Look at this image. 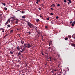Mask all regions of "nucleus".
Instances as JSON below:
<instances>
[{
  "label": "nucleus",
  "instance_id": "1",
  "mask_svg": "<svg viewBox=\"0 0 75 75\" xmlns=\"http://www.w3.org/2000/svg\"><path fill=\"white\" fill-rule=\"evenodd\" d=\"M17 49L19 51H20V52H23V51H24V49H23V46H18L17 47Z\"/></svg>",
  "mask_w": 75,
  "mask_h": 75
},
{
  "label": "nucleus",
  "instance_id": "2",
  "mask_svg": "<svg viewBox=\"0 0 75 75\" xmlns=\"http://www.w3.org/2000/svg\"><path fill=\"white\" fill-rule=\"evenodd\" d=\"M24 45L26 47H28V48H30V47H32V46H31V45L29 43L24 44Z\"/></svg>",
  "mask_w": 75,
  "mask_h": 75
},
{
  "label": "nucleus",
  "instance_id": "3",
  "mask_svg": "<svg viewBox=\"0 0 75 75\" xmlns=\"http://www.w3.org/2000/svg\"><path fill=\"white\" fill-rule=\"evenodd\" d=\"M28 25H29V26L30 28H32V29H33V28H35V27H34V26L32 24H31L30 23H28Z\"/></svg>",
  "mask_w": 75,
  "mask_h": 75
},
{
  "label": "nucleus",
  "instance_id": "4",
  "mask_svg": "<svg viewBox=\"0 0 75 75\" xmlns=\"http://www.w3.org/2000/svg\"><path fill=\"white\" fill-rule=\"evenodd\" d=\"M71 45L72 46V47H75V44L74 43H71Z\"/></svg>",
  "mask_w": 75,
  "mask_h": 75
},
{
  "label": "nucleus",
  "instance_id": "5",
  "mask_svg": "<svg viewBox=\"0 0 75 75\" xmlns=\"http://www.w3.org/2000/svg\"><path fill=\"white\" fill-rule=\"evenodd\" d=\"M36 1H37L36 2V3L37 4H38V2H40V0H36Z\"/></svg>",
  "mask_w": 75,
  "mask_h": 75
},
{
  "label": "nucleus",
  "instance_id": "6",
  "mask_svg": "<svg viewBox=\"0 0 75 75\" xmlns=\"http://www.w3.org/2000/svg\"><path fill=\"white\" fill-rule=\"evenodd\" d=\"M1 30H2V33H4V29L1 28Z\"/></svg>",
  "mask_w": 75,
  "mask_h": 75
},
{
  "label": "nucleus",
  "instance_id": "7",
  "mask_svg": "<svg viewBox=\"0 0 75 75\" xmlns=\"http://www.w3.org/2000/svg\"><path fill=\"white\" fill-rule=\"evenodd\" d=\"M73 38L75 39V34H74L73 35Z\"/></svg>",
  "mask_w": 75,
  "mask_h": 75
},
{
  "label": "nucleus",
  "instance_id": "8",
  "mask_svg": "<svg viewBox=\"0 0 75 75\" xmlns=\"http://www.w3.org/2000/svg\"><path fill=\"white\" fill-rule=\"evenodd\" d=\"M21 43L22 44H24V41H21Z\"/></svg>",
  "mask_w": 75,
  "mask_h": 75
},
{
  "label": "nucleus",
  "instance_id": "9",
  "mask_svg": "<svg viewBox=\"0 0 75 75\" xmlns=\"http://www.w3.org/2000/svg\"><path fill=\"white\" fill-rule=\"evenodd\" d=\"M40 20H39V19H36V21H37V22H39V21Z\"/></svg>",
  "mask_w": 75,
  "mask_h": 75
},
{
  "label": "nucleus",
  "instance_id": "10",
  "mask_svg": "<svg viewBox=\"0 0 75 75\" xmlns=\"http://www.w3.org/2000/svg\"><path fill=\"white\" fill-rule=\"evenodd\" d=\"M52 7H55V6L54 4H53L51 6V7H52Z\"/></svg>",
  "mask_w": 75,
  "mask_h": 75
},
{
  "label": "nucleus",
  "instance_id": "11",
  "mask_svg": "<svg viewBox=\"0 0 75 75\" xmlns=\"http://www.w3.org/2000/svg\"><path fill=\"white\" fill-rule=\"evenodd\" d=\"M13 30H11V31H10V33L11 34V33H13Z\"/></svg>",
  "mask_w": 75,
  "mask_h": 75
},
{
  "label": "nucleus",
  "instance_id": "12",
  "mask_svg": "<svg viewBox=\"0 0 75 75\" xmlns=\"http://www.w3.org/2000/svg\"><path fill=\"white\" fill-rule=\"evenodd\" d=\"M22 18H25V16H23L22 17Z\"/></svg>",
  "mask_w": 75,
  "mask_h": 75
},
{
  "label": "nucleus",
  "instance_id": "13",
  "mask_svg": "<svg viewBox=\"0 0 75 75\" xmlns=\"http://www.w3.org/2000/svg\"><path fill=\"white\" fill-rule=\"evenodd\" d=\"M4 9L5 10H7V8L6 7H5L4 8Z\"/></svg>",
  "mask_w": 75,
  "mask_h": 75
},
{
  "label": "nucleus",
  "instance_id": "14",
  "mask_svg": "<svg viewBox=\"0 0 75 75\" xmlns=\"http://www.w3.org/2000/svg\"><path fill=\"white\" fill-rule=\"evenodd\" d=\"M68 39V38H66L65 39V40H67Z\"/></svg>",
  "mask_w": 75,
  "mask_h": 75
},
{
  "label": "nucleus",
  "instance_id": "15",
  "mask_svg": "<svg viewBox=\"0 0 75 75\" xmlns=\"http://www.w3.org/2000/svg\"><path fill=\"white\" fill-rule=\"evenodd\" d=\"M68 1H69V3H71V1L70 0H68Z\"/></svg>",
  "mask_w": 75,
  "mask_h": 75
},
{
  "label": "nucleus",
  "instance_id": "16",
  "mask_svg": "<svg viewBox=\"0 0 75 75\" xmlns=\"http://www.w3.org/2000/svg\"><path fill=\"white\" fill-rule=\"evenodd\" d=\"M68 37H69V38H71V36L69 35H68Z\"/></svg>",
  "mask_w": 75,
  "mask_h": 75
},
{
  "label": "nucleus",
  "instance_id": "17",
  "mask_svg": "<svg viewBox=\"0 0 75 75\" xmlns=\"http://www.w3.org/2000/svg\"><path fill=\"white\" fill-rule=\"evenodd\" d=\"M7 26L8 27H10V25H8Z\"/></svg>",
  "mask_w": 75,
  "mask_h": 75
},
{
  "label": "nucleus",
  "instance_id": "18",
  "mask_svg": "<svg viewBox=\"0 0 75 75\" xmlns=\"http://www.w3.org/2000/svg\"><path fill=\"white\" fill-rule=\"evenodd\" d=\"M2 4H3L4 6H6V4L5 3H2Z\"/></svg>",
  "mask_w": 75,
  "mask_h": 75
},
{
  "label": "nucleus",
  "instance_id": "19",
  "mask_svg": "<svg viewBox=\"0 0 75 75\" xmlns=\"http://www.w3.org/2000/svg\"><path fill=\"white\" fill-rule=\"evenodd\" d=\"M28 34H30V35L31 32H28Z\"/></svg>",
  "mask_w": 75,
  "mask_h": 75
},
{
  "label": "nucleus",
  "instance_id": "20",
  "mask_svg": "<svg viewBox=\"0 0 75 75\" xmlns=\"http://www.w3.org/2000/svg\"><path fill=\"white\" fill-rule=\"evenodd\" d=\"M64 3H67V0H64Z\"/></svg>",
  "mask_w": 75,
  "mask_h": 75
},
{
  "label": "nucleus",
  "instance_id": "21",
  "mask_svg": "<svg viewBox=\"0 0 75 75\" xmlns=\"http://www.w3.org/2000/svg\"><path fill=\"white\" fill-rule=\"evenodd\" d=\"M72 26H74V23H72L71 24Z\"/></svg>",
  "mask_w": 75,
  "mask_h": 75
},
{
  "label": "nucleus",
  "instance_id": "22",
  "mask_svg": "<svg viewBox=\"0 0 75 75\" xmlns=\"http://www.w3.org/2000/svg\"><path fill=\"white\" fill-rule=\"evenodd\" d=\"M21 13H25V12H24V11H22Z\"/></svg>",
  "mask_w": 75,
  "mask_h": 75
},
{
  "label": "nucleus",
  "instance_id": "23",
  "mask_svg": "<svg viewBox=\"0 0 75 75\" xmlns=\"http://www.w3.org/2000/svg\"><path fill=\"white\" fill-rule=\"evenodd\" d=\"M59 6H60V5L59 4H58L57 7H59Z\"/></svg>",
  "mask_w": 75,
  "mask_h": 75
},
{
  "label": "nucleus",
  "instance_id": "24",
  "mask_svg": "<svg viewBox=\"0 0 75 75\" xmlns=\"http://www.w3.org/2000/svg\"><path fill=\"white\" fill-rule=\"evenodd\" d=\"M54 71H57V69H54Z\"/></svg>",
  "mask_w": 75,
  "mask_h": 75
},
{
  "label": "nucleus",
  "instance_id": "25",
  "mask_svg": "<svg viewBox=\"0 0 75 75\" xmlns=\"http://www.w3.org/2000/svg\"><path fill=\"white\" fill-rule=\"evenodd\" d=\"M53 15V13H50V15H51V16H52Z\"/></svg>",
  "mask_w": 75,
  "mask_h": 75
},
{
  "label": "nucleus",
  "instance_id": "26",
  "mask_svg": "<svg viewBox=\"0 0 75 75\" xmlns=\"http://www.w3.org/2000/svg\"><path fill=\"white\" fill-rule=\"evenodd\" d=\"M58 18H59V17H58V16H57V17H56V18L57 19H58Z\"/></svg>",
  "mask_w": 75,
  "mask_h": 75
},
{
  "label": "nucleus",
  "instance_id": "27",
  "mask_svg": "<svg viewBox=\"0 0 75 75\" xmlns=\"http://www.w3.org/2000/svg\"><path fill=\"white\" fill-rule=\"evenodd\" d=\"M8 24V22H6L5 23V25H6V24Z\"/></svg>",
  "mask_w": 75,
  "mask_h": 75
},
{
  "label": "nucleus",
  "instance_id": "28",
  "mask_svg": "<svg viewBox=\"0 0 75 75\" xmlns=\"http://www.w3.org/2000/svg\"><path fill=\"white\" fill-rule=\"evenodd\" d=\"M10 53H11V54H13V52H12L11 51H10Z\"/></svg>",
  "mask_w": 75,
  "mask_h": 75
},
{
  "label": "nucleus",
  "instance_id": "29",
  "mask_svg": "<svg viewBox=\"0 0 75 75\" xmlns=\"http://www.w3.org/2000/svg\"><path fill=\"white\" fill-rule=\"evenodd\" d=\"M40 17H41V18H42V16H40Z\"/></svg>",
  "mask_w": 75,
  "mask_h": 75
},
{
  "label": "nucleus",
  "instance_id": "30",
  "mask_svg": "<svg viewBox=\"0 0 75 75\" xmlns=\"http://www.w3.org/2000/svg\"><path fill=\"white\" fill-rule=\"evenodd\" d=\"M47 20H49V18H48L47 19Z\"/></svg>",
  "mask_w": 75,
  "mask_h": 75
},
{
  "label": "nucleus",
  "instance_id": "31",
  "mask_svg": "<svg viewBox=\"0 0 75 75\" xmlns=\"http://www.w3.org/2000/svg\"><path fill=\"white\" fill-rule=\"evenodd\" d=\"M13 19H12L11 20V21H13Z\"/></svg>",
  "mask_w": 75,
  "mask_h": 75
},
{
  "label": "nucleus",
  "instance_id": "32",
  "mask_svg": "<svg viewBox=\"0 0 75 75\" xmlns=\"http://www.w3.org/2000/svg\"><path fill=\"white\" fill-rule=\"evenodd\" d=\"M16 23H18V21H16Z\"/></svg>",
  "mask_w": 75,
  "mask_h": 75
},
{
  "label": "nucleus",
  "instance_id": "33",
  "mask_svg": "<svg viewBox=\"0 0 75 75\" xmlns=\"http://www.w3.org/2000/svg\"><path fill=\"white\" fill-rule=\"evenodd\" d=\"M45 28H48V27H47V26H45Z\"/></svg>",
  "mask_w": 75,
  "mask_h": 75
},
{
  "label": "nucleus",
  "instance_id": "34",
  "mask_svg": "<svg viewBox=\"0 0 75 75\" xmlns=\"http://www.w3.org/2000/svg\"><path fill=\"white\" fill-rule=\"evenodd\" d=\"M18 35L19 36V37H20V34H18Z\"/></svg>",
  "mask_w": 75,
  "mask_h": 75
},
{
  "label": "nucleus",
  "instance_id": "35",
  "mask_svg": "<svg viewBox=\"0 0 75 75\" xmlns=\"http://www.w3.org/2000/svg\"><path fill=\"white\" fill-rule=\"evenodd\" d=\"M18 55H21V53H20V52H19L18 53Z\"/></svg>",
  "mask_w": 75,
  "mask_h": 75
},
{
  "label": "nucleus",
  "instance_id": "36",
  "mask_svg": "<svg viewBox=\"0 0 75 75\" xmlns=\"http://www.w3.org/2000/svg\"><path fill=\"white\" fill-rule=\"evenodd\" d=\"M11 19V18H10L9 19H8V21H9V22H10V20Z\"/></svg>",
  "mask_w": 75,
  "mask_h": 75
},
{
  "label": "nucleus",
  "instance_id": "37",
  "mask_svg": "<svg viewBox=\"0 0 75 75\" xmlns=\"http://www.w3.org/2000/svg\"><path fill=\"white\" fill-rule=\"evenodd\" d=\"M51 9L52 10H54V9L52 8H51Z\"/></svg>",
  "mask_w": 75,
  "mask_h": 75
},
{
  "label": "nucleus",
  "instance_id": "38",
  "mask_svg": "<svg viewBox=\"0 0 75 75\" xmlns=\"http://www.w3.org/2000/svg\"><path fill=\"white\" fill-rule=\"evenodd\" d=\"M38 9L39 10H41V8H39Z\"/></svg>",
  "mask_w": 75,
  "mask_h": 75
},
{
  "label": "nucleus",
  "instance_id": "39",
  "mask_svg": "<svg viewBox=\"0 0 75 75\" xmlns=\"http://www.w3.org/2000/svg\"><path fill=\"white\" fill-rule=\"evenodd\" d=\"M45 66L46 67H47V64H45Z\"/></svg>",
  "mask_w": 75,
  "mask_h": 75
},
{
  "label": "nucleus",
  "instance_id": "40",
  "mask_svg": "<svg viewBox=\"0 0 75 75\" xmlns=\"http://www.w3.org/2000/svg\"><path fill=\"white\" fill-rule=\"evenodd\" d=\"M73 23H74V24H75V21H74Z\"/></svg>",
  "mask_w": 75,
  "mask_h": 75
},
{
  "label": "nucleus",
  "instance_id": "41",
  "mask_svg": "<svg viewBox=\"0 0 75 75\" xmlns=\"http://www.w3.org/2000/svg\"><path fill=\"white\" fill-rule=\"evenodd\" d=\"M49 50H50V49H51V47H49Z\"/></svg>",
  "mask_w": 75,
  "mask_h": 75
},
{
  "label": "nucleus",
  "instance_id": "42",
  "mask_svg": "<svg viewBox=\"0 0 75 75\" xmlns=\"http://www.w3.org/2000/svg\"><path fill=\"white\" fill-rule=\"evenodd\" d=\"M49 58H50V59H51L52 58V57H49Z\"/></svg>",
  "mask_w": 75,
  "mask_h": 75
},
{
  "label": "nucleus",
  "instance_id": "43",
  "mask_svg": "<svg viewBox=\"0 0 75 75\" xmlns=\"http://www.w3.org/2000/svg\"><path fill=\"white\" fill-rule=\"evenodd\" d=\"M42 55H44V53H42Z\"/></svg>",
  "mask_w": 75,
  "mask_h": 75
},
{
  "label": "nucleus",
  "instance_id": "44",
  "mask_svg": "<svg viewBox=\"0 0 75 75\" xmlns=\"http://www.w3.org/2000/svg\"><path fill=\"white\" fill-rule=\"evenodd\" d=\"M54 61H55V58H54Z\"/></svg>",
  "mask_w": 75,
  "mask_h": 75
},
{
  "label": "nucleus",
  "instance_id": "45",
  "mask_svg": "<svg viewBox=\"0 0 75 75\" xmlns=\"http://www.w3.org/2000/svg\"><path fill=\"white\" fill-rule=\"evenodd\" d=\"M16 21H18V19H16Z\"/></svg>",
  "mask_w": 75,
  "mask_h": 75
},
{
  "label": "nucleus",
  "instance_id": "46",
  "mask_svg": "<svg viewBox=\"0 0 75 75\" xmlns=\"http://www.w3.org/2000/svg\"><path fill=\"white\" fill-rule=\"evenodd\" d=\"M42 6H44V4H42Z\"/></svg>",
  "mask_w": 75,
  "mask_h": 75
},
{
  "label": "nucleus",
  "instance_id": "47",
  "mask_svg": "<svg viewBox=\"0 0 75 75\" xmlns=\"http://www.w3.org/2000/svg\"><path fill=\"white\" fill-rule=\"evenodd\" d=\"M50 61H51V59H50Z\"/></svg>",
  "mask_w": 75,
  "mask_h": 75
},
{
  "label": "nucleus",
  "instance_id": "48",
  "mask_svg": "<svg viewBox=\"0 0 75 75\" xmlns=\"http://www.w3.org/2000/svg\"><path fill=\"white\" fill-rule=\"evenodd\" d=\"M72 23V21L70 22V23Z\"/></svg>",
  "mask_w": 75,
  "mask_h": 75
},
{
  "label": "nucleus",
  "instance_id": "49",
  "mask_svg": "<svg viewBox=\"0 0 75 75\" xmlns=\"http://www.w3.org/2000/svg\"><path fill=\"white\" fill-rule=\"evenodd\" d=\"M68 4H69V3L68 2Z\"/></svg>",
  "mask_w": 75,
  "mask_h": 75
},
{
  "label": "nucleus",
  "instance_id": "50",
  "mask_svg": "<svg viewBox=\"0 0 75 75\" xmlns=\"http://www.w3.org/2000/svg\"><path fill=\"white\" fill-rule=\"evenodd\" d=\"M5 37H6V36H7V35H5Z\"/></svg>",
  "mask_w": 75,
  "mask_h": 75
},
{
  "label": "nucleus",
  "instance_id": "51",
  "mask_svg": "<svg viewBox=\"0 0 75 75\" xmlns=\"http://www.w3.org/2000/svg\"><path fill=\"white\" fill-rule=\"evenodd\" d=\"M17 30H18H18H19V29H18Z\"/></svg>",
  "mask_w": 75,
  "mask_h": 75
},
{
  "label": "nucleus",
  "instance_id": "52",
  "mask_svg": "<svg viewBox=\"0 0 75 75\" xmlns=\"http://www.w3.org/2000/svg\"><path fill=\"white\" fill-rule=\"evenodd\" d=\"M69 70V69H68V67L67 68Z\"/></svg>",
  "mask_w": 75,
  "mask_h": 75
},
{
  "label": "nucleus",
  "instance_id": "53",
  "mask_svg": "<svg viewBox=\"0 0 75 75\" xmlns=\"http://www.w3.org/2000/svg\"><path fill=\"white\" fill-rule=\"evenodd\" d=\"M54 75H56V74H54Z\"/></svg>",
  "mask_w": 75,
  "mask_h": 75
}]
</instances>
